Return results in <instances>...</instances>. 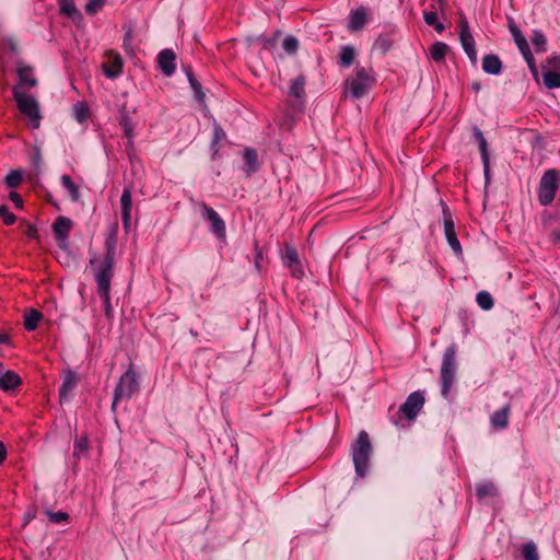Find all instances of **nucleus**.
Returning <instances> with one entry per match:
<instances>
[{
    "label": "nucleus",
    "instance_id": "nucleus-1",
    "mask_svg": "<svg viewBox=\"0 0 560 560\" xmlns=\"http://www.w3.org/2000/svg\"><path fill=\"white\" fill-rule=\"evenodd\" d=\"M16 77L18 82L12 88L13 100L21 114L28 119L30 126L37 129L42 120L40 106L37 97L30 93V90L38 85V80L34 69L25 65L18 67Z\"/></svg>",
    "mask_w": 560,
    "mask_h": 560
},
{
    "label": "nucleus",
    "instance_id": "nucleus-2",
    "mask_svg": "<svg viewBox=\"0 0 560 560\" xmlns=\"http://www.w3.org/2000/svg\"><path fill=\"white\" fill-rule=\"evenodd\" d=\"M351 453L357 476L359 478L365 477L372 454V444L370 436L365 431H361L358 434L357 440L352 444Z\"/></svg>",
    "mask_w": 560,
    "mask_h": 560
},
{
    "label": "nucleus",
    "instance_id": "nucleus-3",
    "mask_svg": "<svg viewBox=\"0 0 560 560\" xmlns=\"http://www.w3.org/2000/svg\"><path fill=\"white\" fill-rule=\"evenodd\" d=\"M456 352L455 343L450 345L443 354L441 365V395L446 400H452L451 389L455 383L456 375Z\"/></svg>",
    "mask_w": 560,
    "mask_h": 560
},
{
    "label": "nucleus",
    "instance_id": "nucleus-4",
    "mask_svg": "<svg viewBox=\"0 0 560 560\" xmlns=\"http://www.w3.org/2000/svg\"><path fill=\"white\" fill-rule=\"evenodd\" d=\"M139 390V377L133 370V366L130 365L129 369L120 376L115 387L112 410L115 412L119 401L129 400Z\"/></svg>",
    "mask_w": 560,
    "mask_h": 560
},
{
    "label": "nucleus",
    "instance_id": "nucleus-5",
    "mask_svg": "<svg viewBox=\"0 0 560 560\" xmlns=\"http://www.w3.org/2000/svg\"><path fill=\"white\" fill-rule=\"evenodd\" d=\"M375 77L372 69L357 67L354 75L346 81L349 92L353 98L363 97L374 85Z\"/></svg>",
    "mask_w": 560,
    "mask_h": 560
},
{
    "label": "nucleus",
    "instance_id": "nucleus-6",
    "mask_svg": "<svg viewBox=\"0 0 560 560\" xmlns=\"http://www.w3.org/2000/svg\"><path fill=\"white\" fill-rule=\"evenodd\" d=\"M90 265L94 269L97 292L110 291L115 260L93 258L90 260Z\"/></svg>",
    "mask_w": 560,
    "mask_h": 560
},
{
    "label": "nucleus",
    "instance_id": "nucleus-7",
    "mask_svg": "<svg viewBox=\"0 0 560 560\" xmlns=\"http://www.w3.org/2000/svg\"><path fill=\"white\" fill-rule=\"evenodd\" d=\"M559 189V174L556 170H547L539 182L538 200L541 206H549Z\"/></svg>",
    "mask_w": 560,
    "mask_h": 560
},
{
    "label": "nucleus",
    "instance_id": "nucleus-8",
    "mask_svg": "<svg viewBox=\"0 0 560 560\" xmlns=\"http://www.w3.org/2000/svg\"><path fill=\"white\" fill-rule=\"evenodd\" d=\"M442 212H443V223H444V234L446 237V241L454 252L456 256H460L463 254L462 245L457 238L456 232H455V223L453 221L451 211L448 207L442 202Z\"/></svg>",
    "mask_w": 560,
    "mask_h": 560
},
{
    "label": "nucleus",
    "instance_id": "nucleus-9",
    "mask_svg": "<svg viewBox=\"0 0 560 560\" xmlns=\"http://www.w3.org/2000/svg\"><path fill=\"white\" fill-rule=\"evenodd\" d=\"M424 401V392L416 390L406 398L405 402L399 407V412L407 420H415L423 408Z\"/></svg>",
    "mask_w": 560,
    "mask_h": 560
},
{
    "label": "nucleus",
    "instance_id": "nucleus-10",
    "mask_svg": "<svg viewBox=\"0 0 560 560\" xmlns=\"http://www.w3.org/2000/svg\"><path fill=\"white\" fill-rule=\"evenodd\" d=\"M459 40L462 44V47L466 55L468 56L469 60L472 63L477 62V50L475 47V39L470 32L468 22L465 19H462L459 22Z\"/></svg>",
    "mask_w": 560,
    "mask_h": 560
},
{
    "label": "nucleus",
    "instance_id": "nucleus-11",
    "mask_svg": "<svg viewBox=\"0 0 560 560\" xmlns=\"http://www.w3.org/2000/svg\"><path fill=\"white\" fill-rule=\"evenodd\" d=\"M201 215L206 221L210 222V230L215 236L220 238L225 236V223L213 208L203 203L201 207Z\"/></svg>",
    "mask_w": 560,
    "mask_h": 560
},
{
    "label": "nucleus",
    "instance_id": "nucleus-12",
    "mask_svg": "<svg viewBox=\"0 0 560 560\" xmlns=\"http://www.w3.org/2000/svg\"><path fill=\"white\" fill-rule=\"evenodd\" d=\"M283 265L290 269L291 275L295 278L303 276L302 265L298 250L294 246L285 244L284 254L282 255Z\"/></svg>",
    "mask_w": 560,
    "mask_h": 560
},
{
    "label": "nucleus",
    "instance_id": "nucleus-13",
    "mask_svg": "<svg viewBox=\"0 0 560 560\" xmlns=\"http://www.w3.org/2000/svg\"><path fill=\"white\" fill-rule=\"evenodd\" d=\"M72 229V221L66 217H58L52 224V231L58 245L62 248L67 246L69 233Z\"/></svg>",
    "mask_w": 560,
    "mask_h": 560
},
{
    "label": "nucleus",
    "instance_id": "nucleus-14",
    "mask_svg": "<svg viewBox=\"0 0 560 560\" xmlns=\"http://www.w3.org/2000/svg\"><path fill=\"white\" fill-rule=\"evenodd\" d=\"M121 220L126 231L131 224L132 194L130 187H125L120 197Z\"/></svg>",
    "mask_w": 560,
    "mask_h": 560
},
{
    "label": "nucleus",
    "instance_id": "nucleus-15",
    "mask_svg": "<svg viewBox=\"0 0 560 560\" xmlns=\"http://www.w3.org/2000/svg\"><path fill=\"white\" fill-rule=\"evenodd\" d=\"M124 61L119 54H108V61L103 65V71L106 78L116 79L122 72Z\"/></svg>",
    "mask_w": 560,
    "mask_h": 560
},
{
    "label": "nucleus",
    "instance_id": "nucleus-16",
    "mask_svg": "<svg viewBox=\"0 0 560 560\" xmlns=\"http://www.w3.org/2000/svg\"><path fill=\"white\" fill-rule=\"evenodd\" d=\"M472 133H474L475 140L478 142L481 161H482V165H483L485 177H486V179H488L489 172H490L488 143H487V140H486L482 131L478 127H474Z\"/></svg>",
    "mask_w": 560,
    "mask_h": 560
},
{
    "label": "nucleus",
    "instance_id": "nucleus-17",
    "mask_svg": "<svg viewBox=\"0 0 560 560\" xmlns=\"http://www.w3.org/2000/svg\"><path fill=\"white\" fill-rule=\"evenodd\" d=\"M22 383L21 377L13 371H5L2 363H0V390L10 392L14 390Z\"/></svg>",
    "mask_w": 560,
    "mask_h": 560
},
{
    "label": "nucleus",
    "instance_id": "nucleus-18",
    "mask_svg": "<svg viewBox=\"0 0 560 560\" xmlns=\"http://www.w3.org/2000/svg\"><path fill=\"white\" fill-rule=\"evenodd\" d=\"M158 63L166 77H171L175 72V54L172 49H163L158 55Z\"/></svg>",
    "mask_w": 560,
    "mask_h": 560
},
{
    "label": "nucleus",
    "instance_id": "nucleus-19",
    "mask_svg": "<svg viewBox=\"0 0 560 560\" xmlns=\"http://www.w3.org/2000/svg\"><path fill=\"white\" fill-rule=\"evenodd\" d=\"M77 384V373L72 370H67L62 375V383L59 387L60 400L66 399L67 396L75 388Z\"/></svg>",
    "mask_w": 560,
    "mask_h": 560
},
{
    "label": "nucleus",
    "instance_id": "nucleus-20",
    "mask_svg": "<svg viewBox=\"0 0 560 560\" xmlns=\"http://www.w3.org/2000/svg\"><path fill=\"white\" fill-rule=\"evenodd\" d=\"M510 413V405H505L502 408L495 410L490 418L491 425L499 430L506 429L509 427Z\"/></svg>",
    "mask_w": 560,
    "mask_h": 560
},
{
    "label": "nucleus",
    "instance_id": "nucleus-21",
    "mask_svg": "<svg viewBox=\"0 0 560 560\" xmlns=\"http://www.w3.org/2000/svg\"><path fill=\"white\" fill-rule=\"evenodd\" d=\"M289 96L294 97L300 104L305 100V77L300 74L293 79L289 86Z\"/></svg>",
    "mask_w": 560,
    "mask_h": 560
},
{
    "label": "nucleus",
    "instance_id": "nucleus-22",
    "mask_svg": "<svg viewBox=\"0 0 560 560\" xmlns=\"http://www.w3.org/2000/svg\"><path fill=\"white\" fill-rule=\"evenodd\" d=\"M244 166L243 170L247 175H250L259 170L256 150L246 148L243 152Z\"/></svg>",
    "mask_w": 560,
    "mask_h": 560
},
{
    "label": "nucleus",
    "instance_id": "nucleus-23",
    "mask_svg": "<svg viewBox=\"0 0 560 560\" xmlns=\"http://www.w3.org/2000/svg\"><path fill=\"white\" fill-rule=\"evenodd\" d=\"M482 70L492 75H498L502 71V62L497 55H486L482 59Z\"/></svg>",
    "mask_w": 560,
    "mask_h": 560
},
{
    "label": "nucleus",
    "instance_id": "nucleus-24",
    "mask_svg": "<svg viewBox=\"0 0 560 560\" xmlns=\"http://www.w3.org/2000/svg\"><path fill=\"white\" fill-rule=\"evenodd\" d=\"M366 23V12L364 8L351 11L348 28L350 31H359Z\"/></svg>",
    "mask_w": 560,
    "mask_h": 560
},
{
    "label": "nucleus",
    "instance_id": "nucleus-25",
    "mask_svg": "<svg viewBox=\"0 0 560 560\" xmlns=\"http://www.w3.org/2000/svg\"><path fill=\"white\" fill-rule=\"evenodd\" d=\"M448 51V46L443 42H435L429 49L430 58L435 62H441L445 59Z\"/></svg>",
    "mask_w": 560,
    "mask_h": 560
},
{
    "label": "nucleus",
    "instance_id": "nucleus-26",
    "mask_svg": "<svg viewBox=\"0 0 560 560\" xmlns=\"http://www.w3.org/2000/svg\"><path fill=\"white\" fill-rule=\"evenodd\" d=\"M394 39L390 33L380 34L374 42L373 48L385 55L393 46Z\"/></svg>",
    "mask_w": 560,
    "mask_h": 560
},
{
    "label": "nucleus",
    "instance_id": "nucleus-27",
    "mask_svg": "<svg viewBox=\"0 0 560 560\" xmlns=\"http://www.w3.org/2000/svg\"><path fill=\"white\" fill-rule=\"evenodd\" d=\"M24 327L27 331H33L37 328L39 322L43 319V314L35 308H31L24 316Z\"/></svg>",
    "mask_w": 560,
    "mask_h": 560
},
{
    "label": "nucleus",
    "instance_id": "nucleus-28",
    "mask_svg": "<svg viewBox=\"0 0 560 560\" xmlns=\"http://www.w3.org/2000/svg\"><path fill=\"white\" fill-rule=\"evenodd\" d=\"M544 84L547 89H559L560 88V71H551L544 69L542 71Z\"/></svg>",
    "mask_w": 560,
    "mask_h": 560
},
{
    "label": "nucleus",
    "instance_id": "nucleus-29",
    "mask_svg": "<svg viewBox=\"0 0 560 560\" xmlns=\"http://www.w3.org/2000/svg\"><path fill=\"white\" fill-rule=\"evenodd\" d=\"M355 57L354 48L350 45L342 46L339 54V65L343 68H349Z\"/></svg>",
    "mask_w": 560,
    "mask_h": 560
},
{
    "label": "nucleus",
    "instance_id": "nucleus-30",
    "mask_svg": "<svg viewBox=\"0 0 560 560\" xmlns=\"http://www.w3.org/2000/svg\"><path fill=\"white\" fill-rule=\"evenodd\" d=\"M476 495L479 500H482L487 497L497 495V488L490 481H485L476 485Z\"/></svg>",
    "mask_w": 560,
    "mask_h": 560
},
{
    "label": "nucleus",
    "instance_id": "nucleus-31",
    "mask_svg": "<svg viewBox=\"0 0 560 560\" xmlns=\"http://www.w3.org/2000/svg\"><path fill=\"white\" fill-rule=\"evenodd\" d=\"M61 184L62 186L68 190L70 195V199L73 202L79 201L80 199V191L78 185L72 180V178L69 175H62L61 176Z\"/></svg>",
    "mask_w": 560,
    "mask_h": 560
},
{
    "label": "nucleus",
    "instance_id": "nucleus-32",
    "mask_svg": "<svg viewBox=\"0 0 560 560\" xmlns=\"http://www.w3.org/2000/svg\"><path fill=\"white\" fill-rule=\"evenodd\" d=\"M60 12L71 19L80 16V12L77 10L74 0H59Z\"/></svg>",
    "mask_w": 560,
    "mask_h": 560
},
{
    "label": "nucleus",
    "instance_id": "nucleus-33",
    "mask_svg": "<svg viewBox=\"0 0 560 560\" xmlns=\"http://www.w3.org/2000/svg\"><path fill=\"white\" fill-rule=\"evenodd\" d=\"M510 31L512 33L514 42L517 45V48L521 51V54L523 51H526V50L530 49L526 38L523 36V34H522V32H521V30L518 27L513 25V26L510 27Z\"/></svg>",
    "mask_w": 560,
    "mask_h": 560
},
{
    "label": "nucleus",
    "instance_id": "nucleus-34",
    "mask_svg": "<svg viewBox=\"0 0 560 560\" xmlns=\"http://www.w3.org/2000/svg\"><path fill=\"white\" fill-rule=\"evenodd\" d=\"M522 557L524 560H539L537 546L534 541H527L522 546Z\"/></svg>",
    "mask_w": 560,
    "mask_h": 560
},
{
    "label": "nucleus",
    "instance_id": "nucleus-35",
    "mask_svg": "<svg viewBox=\"0 0 560 560\" xmlns=\"http://www.w3.org/2000/svg\"><path fill=\"white\" fill-rule=\"evenodd\" d=\"M89 450V439L88 436H80L78 439H75L74 441V444H73V456L75 458H81L82 455H84Z\"/></svg>",
    "mask_w": 560,
    "mask_h": 560
},
{
    "label": "nucleus",
    "instance_id": "nucleus-36",
    "mask_svg": "<svg viewBox=\"0 0 560 560\" xmlns=\"http://www.w3.org/2000/svg\"><path fill=\"white\" fill-rule=\"evenodd\" d=\"M532 44H533L536 52L546 51L547 39L541 31H539V30L534 31V34L532 36Z\"/></svg>",
    "mask_w": 560,
    "mask_h": 560
},
{
    "label": "nucleus",
    "instance_id": "nucleus-37",
    "mask_svg": "<svg viewBox=\"0 0 560 560\" xmlns=\"http://www.w3.org/2000/svg\"><path fill=\"white\" fill-rule=\"evenodd\" d=\"M89 107L85 102H77L73 105L74 118L78 122H84L89 118Z\"/></svg>",
    "mask_w": 560,
    "mask_h": 560
},
{
    "label": "nucleus",
    "instance_id": "nucleus-38",
    "mask_svg": "<svg viewBox=\"0 0 560 560\" xmlns=\"http://www.w3.org/2000/svg\"><path fill=\"white\" fill-rule=\"evenodd\" d=\"M476 302L480 306V308L485 311L491 310L494 305L491 294L487 291L478 292L476 296Z\"/></svg>",
    "mask_w": 560,
    "mask_h": 560
},
{
    "label": "nucleus",
    "instance_id": "nucleus-39",
    "mask_svg": "<svg viewBox=\"0 0 560 560\" xmlns=\"http://www.w3.org/2000/svg\"><path fill=\"white\" fill-rule=\"evenodd\" d=\"M119 124L124 130L125 136L129 139V144L131 145L132 144L131 139L133 136L132 135V125H131V118L129 117V115L127 113L121 114Z\"/></svg>",
    "mask_w": 560,
    "mask_h": 560
},
{
    "label": "nucleus",
    "instance_id": "nucleus-40",
    "mask_svg": "<svg viewBox=\"0 0 560 560\" xmlns=\"http://www.w3.org/2000/svg\"><path fill=\"white\" fill-rule=\"evenodd\" d=\"M100 295V299L103 302V310L104 314L107 318H110L113 316L114 310L110 302V291H102L97 292Z\"/></svg>",
    "mask_w": 560,
    "mask_h": 560
},
{
    "label": "nucleus",
    "instance_id": "nucleus-41",
    "mask_svg": "<svg viewBox=\"0 0 560 560\" xmlns=\"http://www.w3.org/2000/svg\"><path fill=\"white\" fill-rule=\"evenodd\" d=\"M22 172L19 170H12L9 172V174L5 176V184L9 188H15L18 187L22 182Z\"/></svg>",
    "mask_w": 560,
    "mask_h": 560
},
{
    "label": "nucleus",
    "instance_id": "nucleus-42",
    "mask_svg": "<svg viewBox=\"0 0 560 560\" xmlns=\"http://www.w3.org/2000/svg\"><path fill=\"white\" fill-rule=\"evenodd\" d=\"M225 138V131L218 125H214L213 128V138L211 141V149L213 150V158L215 156L218 150L215 149L218 143Z\"/></svg>",
    "mask_w": 560,
    "mask_h": 560
},
{
    "label": "nucleus",
    "instance_id": "nucleus-43",
    "mask_svg": "<svg viewBox=\"0 0 560 560\" xmlns=\"http://www.w3.org/2000/svg\"><path fill=\"white\" fill-rule=\"evenodd\" d=\"M282 47L289 55H293L299 48V40L294 36H287L282 42Z\"/></svg>",
    "mask_w": 560,
    "mask_h": 560
},
{
    "label": "nucleus",
    "instance_id": "nucleus-44",
    "mask_svg": "<svg viewBox=\"0 0 560 560\" xmlns=\"http://www.w3.org/2000/svg\"><path fill=\"white\" fill-rule=\"evenodd\" d=\"M106 255L103 258L115 260L116 255V237L110 235L105 242Z\"/></svg>",
    "mask_w": 560,
    "mask_h": 560
},
{
    "label": "nucleus",
    "instance_id": "nucleus-45",
    "mask_svg": "<svg viewBox=\"0 0 560 560\" xmlns=\"http://www.w3.org/2000/svg\"><path fill=\"white\" fill-rule=\"evenodd\" d=\"M522 56L524 57L532 74L537 79L538 78V69H537V66H536V62H535V58L530 51V49L526 50V51H523L522 52Z\"/></svg>",
    "mask_w": 560,
    "mask_h": 560
},
{
    "label": "nucleus",
    "instance_id": "nucleus-46",
    "mask_svg": "<svg viewBox=\"0 0 560 560\" xmlns=\"http://www.w3.org/2000/svg\"><path fill=\"white\" fill-rule=\"evenodd\" d=\"M0 218L5 225H12L16 220L15 215L9 211L5 205L0 206Z\"/></svg>",
    "mask_w": 560,
    "mask_h": 560
},
{
    "label": "nucleus",
    "instance_id": "nucleus-47",
    "mask_svg": "<svg viewBox=\"0 0 560 560\" xmlns=\"http://www.w3.org/2000/svg\"><path fill=\"white\" fill-rule=\"evenodd\" d=\"M446 5V0H431V3L429 5L430 9L428 11H435L436 13H440L442 16H444Z\"/></svg>",
    "mask_w": 560,
    "mask_h": 560
},
{
    "label": "nucleus",
    "instance_id": "nucleus-48",
    "mask_svg": "<svg viewBox=\"0 0 560 560\" xmlns=\"http://www.w3.org/2000/svg\"><path fill=\"white\" fill-rule=\"evenodd\" d=\"M104 3L105 0H90L85 5V12L93 15L103 8Z\"/></svg>",
    "mask_w": 560,
    "mask_h": 560
},
{
    "label": "nucleus",
    "instance_id": "nucleus-49",
    "mask_svg": "<svg viewBox=\"0 0 560 560\" xmlns=\"http://www.w3.org/2000/svg\"><path fill=\"white\" fill-rule=\"evenodd\" d=\"M48 518L50 522L59 524L61 522H66L69 518V514L66 512H48Z\"/></svg>",
    "mask_w": 560,
    "mask_h": 560
},
{
    "label": "nucleus",
    "instance_id": "nucleus-50",
    "mask_svg": "<svg viewBox=\"0 0 560 560\" xmlns=\"http://www.w3.org/2000/svg\"><path fill=\"white\" fill-rule=\"evenodd\" d=\"M544 69L551 71H560V56L553 55L547 59V65Z\"/></svg>",
    "mask_w": 560,
    "mask_h": 560
},
{
    "label": "nucleus",
    "instance_id": "nucleus-51",
    "mask_svg": "<svg viewBox=\"0 0 560 560\" xmlns=\"http://www.w3.org/2000/svg\"><path fill=\"white\" fill-rule=\"evenodd\" d=\"M132 39H133V32L131 28H128L124 35V40H122V46L128 54H130L132 51Z\"/></svg>",
    "mask_w": 560,
    "mask_h": 560
},
{
    "label": "nucleus",
    "instance_id": "nucleus-52",
    "mask_svg": "<svg viewBox=\"0 0 560 560\" xmlns=\"http://www.w3.org/2000/svg\"><path fill=\"white\" fill-rule=\"evenodd\" d=\"M438 14L435 11H424L423 12V20L424 22L431 26V25H434L435 22L438 21Z\"/></svg>",
    "mask_w": 560,
    "mask_h": 560
},
{
    "label": "nucleus",
    "instance_id": "nucleus-53",
    "mask_svg": "<svg viewBox=\"0 0 560 560\" xmlns=\"http://www.w3.org/2000/svg\"><path fill=\"white\" fill-rule=\"evenodd\" d=\"M261 45L264 49L271 50L276 46V37L261 38Z\"/></svg>",
    "mask_w": 560,
    "mask_h": 560
},
{
    "label": "nucleus",
    "instance_id": "nucleus-54",
    "mask_svg": "<svg viewBox=\"0 0 560 560\" xmlns=\"http://www.w3.org/2000/svg\"><path fill=\"white\" fill-rule=\"evenodd\" d=\"M9 198L15 203L16 207H22L23 199L18 192L11 191Z\"/></svg>",
    "mask_w": 560,
    "mask_h": 560
},
{
    "label": "nucleus",
    "instance_id": "nucleus-55",
    "mask_svg": "<svg viewBox=\"0 0 560 560\" xmlns=\"http://www.w3.org/2000/svg\"><path fill=\"white\" fill-rule=\"evenodd\" d=\"M188 80L192 90L198 94L201 89L200 83L194 78L192 74H188Z\"/></svg>",
    "mask_w": 560,
    "mask_h": 560
},
{
    "label": "nucleus",
    "instance_id": "nucleus-56",
    "mask_svg": "<svg viewBox=\"0 0 560 560\" xmlns=\"http://www.w3.org/2000/svg\"><path fill=\"white\" fill-rule=\"evenodd\" d=\"M550 237L553 244L560 245V229L553 230Z\"/></svg>",
    "mask_w": 560,
    "mask_h": 560
},
{
    "label": "nucleus",
    "instance_id": "nucleus-57",
    "mask_svg": "<svg viewBox=\"0 0 560 560\" xmlns=\"http://www.w3.org/2000/svg\"><path fill=\"white\" fill-rule=\"evenodd\" d=\"M25 233H26L27 237L35 238V237H37L38 232L34 225H28Z\"/></svg>",
    "mask_w": 560,
    "mask_h": 560
},
{
    "label": "nucleus",
    "instance_id": "nucleus-58",
    "mask_svg": "<svg viewBox=\"0 0 560 560\" xmlns=\"http://www.w3.org/2000/svg\"><path fill=\"white\" fill-rule=\"evenodd\" d=\"M7 458V447L3 444V442L0 441V465Z\"/></svg>",
    "mask_w": 560,
    "mask_h": 560
},
{
    "label": "nucleus",
    "instance_id": "nucleus-59",
    "mask_svg": "<svg viewBox=\"0 0 560 560\" xmlns=\"http://www.w3.org/2000/svg\"><path fill=\"white\" fill-rule=\"evenodd\" d=\"M262 255H261V250H257L256 253V258H255V267L257 270H260V259H261Z\"/></svg>",
    "mask_w": 560,
    "mask_h": 560
},
{
    "label": "nucleus",
    "instance_id": "nucleus-60",
    "mask_svg": "<svg viewBox=\"0 0 560 560\" xmlns=\"http://www.w3.org/2000/svg\"><path fill=\"white\" fill-rule=\"evenodd\" d=\"M432 27H434V30L438 32V33H442L445 27H444V24L436 21L434 25H431Z\"/></svg>",
    "mask_w": 560,
    "mask_h": 560
},
{
    "label": "nucleus",
    "instance_id": "nucleus-61",
    "mask_svg": "<svg viewBox=\"0 0 560 560\" xmlns=\"http://www.w3.org/2000/svg\"><path fill=\"white\" fill-rule=\"evenodd\" d=\"M9 342V337L7 335H0V343Z\"/></svg>",
    "mask_w": 560,
    "mask_h": 560
},
{
    "label": "nucleus",
    "instance_id": "nucleus-62",
    "mask_svg": "<svg viewBox=\"0 0 560 560\" xmlns=\"http://www.w3.org/2000/svg\"><path fill=\"white\" fill-rule=\"evenodd\" d=\"M472 90L478 92L480 90V84L479 83H474L472 84Z\"/></svg>",
    "mask_w": 560,
    "mask_h": 560
}]
</instances>
